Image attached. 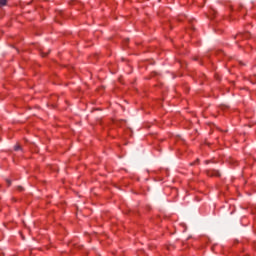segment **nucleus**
Wrapping results in <instances>:
<instances>
[{"mask_svg":"<svg viewBox=\"0 0 256 256\" xmlns=\"http://www.w3.org/2000/svg\"><path fill=\"white\" fill-rule=\"evenodd\" d=\"M206 174L208 175V177H220L221 176V172L219 170H215V169L206 170Z\"/></svg>","mask_w":256,"mask_h":256,"instance_id":"f257e3e1","label":"nucleus"},{"mask_svg":"<svg viewBox=\"0 0 256 256\" xmlns=\"http://www.w3.org/2000/svg\"><path fill=\"white\" fill-rule=\"evenodd\" d=\"M4 5H7V0H0V7H4Z\"/></svg>","mask_w":256,"mask_h":256,"instance_id":"f03ea898","label":"nucleus"},{"mask_svg":"<svg viewBox=\"0 0 256 256\" xmlns=\"http://www.w3.org/2000/svg\"><path fill=\"white\" fill-rule=\"evenodd\" d=\"M14 149H15L16 151H21V146L18 144V145H16V146H14Z\"/></svg>","mask_w":256,"mask_h":256,"instance_id":"7ed1b4c3","label":"nucleus"},{"mask_svg":"<svg viewBox=\"0 0 256 256\" xmlns=\"http://www.w3.org/2000/svg\"><path fill=\"white\" fill-rule=\"evenodd\" d=\"M209 163H211V161H209V160H206V161H205V164H206V165H209Z\"/></svg>","mask_w":256,"mask_h":256,"instance_id":"20e7f679","label":"nucleus"},{"mask_svg":"<svg viewBox=\"0 0 256 256\" xmlns=\"http://www.w3.org/2000/svg\"><path fill=\"white\" fill-rule=\"evenodd\" d=\"M18 189H19V191H23L24 190L23 187H21V186H18Z\"/></svg>","mask_w":256,"mask_h":256,"instance_id":"39448f33","label":"nucleus"},{"mask_svg":"<svg viewBox=\"0 0 256 256\" xmlns=\"http://www.w3.org/2000/svg\"><path fill=\"white\" fill-rule=\"evenodd\" d=\"M47 54H48V53H45V52H44V53H43V57H47Z\"/></svg>","mask_w":256,"mask_h":256,"instance_id":"423d86ee","label":"nucleus"},{"mask_svg":"<svg viewBox=\"0 0 256 256\" xmlns=\"http://www.w3.org/2000/svg\"><path fill=\"white\" fill-rule=\"evenodd\" d=\"M8 185H11V180H7Z\"/></svg>","mask_w":256,"mask_h":256,"instance_id":"0eeeda50","label":"nucleus"},{"mask_svg":"<svg viewBox=\"0 0 256 256\" xmlns=\"http://www.w3.org/2000/svg\"><path fill=\"white\" fill-rule=\"evenodd\" d=\"M197 162L191 163L190 165H195Z\"/></svg>","mask_w":256,"mask_h":256,"instance_id":"6e6552de","label":"nucleus"},{"mask_svg":"<svg viewBox=\"0 0 256 256\" xmlns=\"http://www.w3.org/2000/svg\"><path fill=\"white\" fill-rule=\"evenodd\" d=\"M196 163H199V159L196 160Z\"/></svg>","mask_w":256,"mask_h":256,"instance_id":"1a4fd4ad","label":"nucleus"}]
</instances>
